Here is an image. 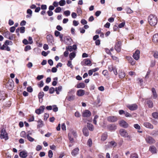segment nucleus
<instances>
[{"label": "nucleus", "mask_w": 158, "mask_h": 158, "mask_svg": "<svg viewBox=\"0 0 158 158\" xmlns=\"http://www.w3.org/2000/svg\"><path fill=\"white\" fill-rule=\"evenodd\" d=\"M61 10V8L60 7H57L55 10V11L56 13L60 12Z\"/></svg>", "instance_id": "nucleus-48"}, {"label": "nucleus", "mask_w": 158, "mask_h": 158, "mask_svg": "<svg viewBox=\"0 0 158 158\" xmlns=\"http://www.w3.org/2000/svg\"><path fill=\"white\" fill-rule=\"evenodd\" d=\"M146 104L148 105V107L149 108H152L153 106V102L152 101L149 99H147L146 101Z\"/></svg>", "instance_id": "nucleus-15"}, {"label": "nucleus", "mask_w": 158, "mask_h": 158, "mask_svg": "<svg viewBox=\"0 0 158 158\" xmlns=\"http://www.w3.org/2000/svg\"><path fill=\"white\" fill-rule=\"evenodd\" d=\"M85 84L83 83H80L77 85V88H83L85 87Z\"/></svg>", "instance_id": "nucleus-31"}, {"label": "nucleus", "mask_w": 158, "mask_h": 158, "mask_svg": "<svg viewBox=\"0 0 158 158\" xmlns=\"http://www.w3.org/2000/svg\"><path fill=\"white\" fill-rule=\"evenodd\" d=\"M127 107L131 110H134L138 108V106L136 104H128L127 105Z\"/></svg>", "instance_id": "nucleus-7"}, {"label": "nucleus", "mask_w": 158, "mask_h": 158, "mask_svg": "<svg viewBox=\"0 0 158 158\" xmlns=\"http://www.w3.org/2000/svg\"><path fill=\"white\" fill-rule=\"evenodd\" d=\"M152 40L154 42H158V34H155L153 35Z\"/></svg>", "instance_id": "nucleus-28"}, {"label": "nucleus", "mask_w": 158, "mask_h": 158, "mask_svg": "<svg viewBox=\"0 0 158 158\" xmlns=\"http://www.w3.org/2000/svg\"><path fill=\"white\" fill-rule=\"evenodd\" d=\"M148 21L152 26H155L157 23V18L156 16L153 14H151L148 17Z\"/></svg>", "instance_id": "nucleus-1"}, {"label": "nucleus", "mask_w": 158, "mask_h": 158, "mask_svg": "<svg viewBox=\"0 0 158 158\" xmlns=\"http://www.w3.org/2000/svg\"><path fill=\"white\" fill-rule=\"evenodd\" d=\"M55 90L54 88L51 87L49 89V93L50 94H52L54 92Z\"/></svg>", "instance_id": "nucleus-50"}, {"label": "nucleus", "mask_w": 158, "mask_h": 158, "mask_svg": "<svg viewBox=\"0 0 158 158\" xmlns=\"http://www.w3.org/2000/svg\"><path fill=\"white\" fill-rule=\"evenodd\" d=\"M54 81L52 82V85L54 86H56L57 83V81L58 78L57 77H55L53 78Z\"/></svg>", "instance_id": "nucleus-36"}, {"label": "nucleus", "mask_w": 158, "mask_h": 158, "mask_svg": "<svg viewBox=\"0 0 158 158\" xmlns=\"http://www.w3.org/2000/svg\"><path fill=\"white\" fill-rule=\"evenodd\" d=\"M126 58L127 60L132 65H134L135 64V61L133 59V58L128 56H126Z\"/></svg>", "instance_id": "nucleus-13"}, {"label": "nucleus", "mask_w": 158, "mask_h": 158, "mask_svg": "<svg viewBox=\"0 0 158 158\" xmlns=\"http://www.w3.org/2000/svg\"><path fill=\"white\" fill-rule=\"evenodd\" d=\"M27 137L28 140L30 142H32L35 140V139L34 138L28 135Z\"/></svg>", "instance_id": "nucleus-49"}, {"label": "nucleus", "mask_w": 158, "mask_h": 158, "mask_svg": "<svg viewBox=\"0 0 158 158\" xmlns=\"http://www.w3.org/2000/svg\"><path fill=\"white\" fill-rule=\"evenodd\" d=\"M27 12L29 15H26V18H30L32 16V11L30 9H28L27 10Z\"/></svg>", "instance_id": "nucleus-26"}, {"label": "nucleus", "mask_w": 158, "mask_h": 158, "mask_svg": "<svg viewBox=\"0 0 158 158\" xmlns=\"http://www.w3.org/2000/svg\"><path fill=\"white\" fill-rule=\"evenodd\" d=\"M53 155L52 152V150H50L48 152V156L50 158H51L52 157Z\"/></svg>", "instance_id": "nucleus-45"}, {"label": "nucleus", "mask_w": 158, "mask_h": 158, "mask_svg": "<svg viewBox=\"0 0 158 158\" xmlns=\"http://www.w3.org/2000/svg\"><path fill=\"white\" fill-rule=\"evenodd\" d=\"M105 51L106 52L107 54L110 55L112 57H113V56H112V54L111 53V52H110V50L109 49H108L107 48H106L105 49Z\"/></svg>", "instance_id": "nucleus-44"}, {"label": "nucleus", "mask_w": 158, "mask_h": 158, "mask_svg": "<svg viewBox=\"0 0 158 158\" xmlns=\"http://www.w3.org/2000/svg\"><path fill=\"white\" fill-rule=\"evenodd\" d=\"M49 116V114L48 113H45L44 115V119L45 121H46Z\"/></svg>", "instance_id": "nucleus-56"}, {"label": "nucleus", "mask_w": 158, "mask_h": 158, "mask_svg": "<svg viewBox=\"0 0 158 158\" xmlns=\"http://www.w3.org/2000/svg\"><path fill=\"white\" fill-rule=\"evenodd\" d=\"M75 92V90L74 89H70L67 95H71L74 94Z\"/></svg>", "instance_id": "nucleus-32"}, {"label": "nucleus", "mask_w": 158, "mask_h": 158, "mask_svg": "<svg viewBox=\"0 0 158 158\" xmlns=\"http://www.w3.org/2000/svg\"><path fill=\"white\" fill-rule=\"evenodd\" d=\"M108 69L111 72L113 71L114 69V68L113 67L112 65H110L108 66Z\"/></svg>", "instance_id": "nucleus-59"}, {"label": "nucleus", "mask_w": 158, "mask_h": 158, "mask_svg": "<svg viewBox=\"0 0 158 158\" xmlns=\"http://www.w3.org/2000/svg\"><path fill=\"white\" fill-rule=\"evenodd\" d=\"M2 35L5 38L7 39L9 35H11V33L9 31H6L4 32Z\"/></svg>", "instance_id": "nucleus-30"}, {"label": "nucleus", "mask_w": 158, "mask_h": 158, "mask_svg": "<svg viewBox=\"0 0 158 158\" xmlns=\"http://www.w3.org/2000/svg\"><path fill=\"white\" fill-rule=\"evenodd\" d=\"M71 41V39L69 37H66L64 38V42L66 44H69L70 43Z\"/></svg>", "instance_id": "nucleus-21"}, {"label": "nucleus", "mask_w": 158, "mask_h": 158, "mask_svg": "<svg viewBox=\"0 0 158 158\" xmlns=\"http://www.w3.org/2000/svg\"><path fill=\"white\" fill-rule=\"evenodd\" d=\"M27 152L25 151H22L20 152L19 156L20 157L25 158L27 156Z\"/></svg>", "instance_id": "nucleus-16"}, {"label": "nucleus", "mask_w": 158, "mask_h": 158, "mask_svg": "<svg viewBox=\"0 0 158 158\" xmlns=\"http://www.w3.org/2000/svg\"><path fill=\"white\" fill-rule=\"evenodd\" d=\"M7 84H9L11 88L13 87L14 86V83L12 80L9 81Z\"/></svg>", "instance_id": "nucleus-38"}, {"label": "nucleus", "mask_w": 158, "mask_h": 158, "mask_svg": "<svg viewBox=\"0 0 158 158\" xmlns=\"http://www.w3.org/2000/svg\"><path fill=\"white\" fill-rule=\"evenodd\" d=\"M91 115V113L89 110H86L83 111L82 116L84 117H89Z\"/></svg>", "instance_id": "nucleus-9"}, {"label": "nucleus", "mask_w": 158, "mask_h": 158, "mask_svg": "<svg viewBox=\"0 0 158 158\" xmlns=\"http://www.w3.org/2000/svg\"><path fill=\"white\" fill-rule=\"evenodd\" d=\"M5 44L7 45H12V42L11 41H9L8 40H6L5 42Z\"/></svg>", "instance_id": "nucleus-52"}, {"label": "nucleus", "mask_w": 158, "mask_h": 158, "mask_svg": "<svg viewBox=\"0 0 158 158\" xmlns=\"http://www.w3.org/2000/svg\"><path fill=\"white\" fill-rule=\"evenodd\" d=\"M87 127L89 130L90 131H93L94 130V126L92 124L89 123H87Z\"/></svg>", "instance_id": "nucleus-27"}, {"label": "nucleus", "mask_w": 158, "mask_h": 158, "mask_svg": "<svg viewBox=\"0 0 158 158\" xmlns=\"http://www.w3.org/2000/svg\"><path fill=\"white\" fill-rule=\"evenodd\" d=\"M126 12L127 13L129 14H131L133 13V11L129 8H127Z\"/></svg>", "instance_id": "nucleus-61"}, {"label": "nucleus", "mask_w": 158, "mask_h": 158, "mask_svg": "<svg viewBox=\"0 0 158 158\" xmlns=\"http://www.w3.org/2000/svg\"><path fill=\"white\" fill-rule=\"evenodd\" d=\"M20 136L21 137L23 138H26V133L25 131H22L20 133Z\"/></svg>", "instance_id": "nucleus-51"}, {"label": "nucleus", "mask_w": 158, "mask_h": 158, "mask_svg": "<svg viewBox=\"0 0 158 158\" xmlns=\"http://www.w3.org/2000/svg\"><path fill=\"white\" fill-rule=\"evenodd\" d=\"M130 158H138V156L136 154H132L131 155Z\"/></svg>", "instance_id": "nucleus-47"}, {"label": "nucleus", "mask_w": 158, "mask_h": 158, "mask_svg": "<svg viewBox=\"0 0 158 158\" xmlns=\"http://www.w3.org/2000/svg\"><path fill=\"white\" fill-rule=\"evenodd\" d=\"M119 124L120 126L127 128L128 127V124L124 120H122L119 122Z\"/></svg>", "instance_id": "nucleus-11"}, {"label": "nucleus", "mask_w": 158, "mask_h": 158, "mask_svg": "<svg viewBox=\"0 0 158 158\" xmlns=\"http://www.w3.org/2000/svg\"><path fill=\"white\" fill-rule=\"evenodd\" d=\"M139 51L138 50H136L133 55L134 58L136 60H138L139 58Z\"/></svg>", "instance_id": "nucleus-12"}, {"label": "nucleus", "mask_w": 158, "mask_h": 158, "mask_svg": "<svg viewBox=\"0 0 158 158\" xmlns=\"http://www.w3.org/2000/svg\"><path fill=\"white\" fill-rule=\"evenodd\" d=\"M61 129L64 131L66 130V127L64 123H63L61 124Z\"/></svg>", "instance_id": "nucleus-64"}, {"label": "nucleus", "mask_w": 158, "mask_h": 158, "mask_svg": "<svg viewBox=\"0 0 158 158\" xmlns=\"http://www.w3.org/2000/svg\"><path fill=\"white\" fill-rule=\"evenodd\" d=\"M44 96V93L43 92H40L39 93L38 95V97L39 99L40 100L41 99H42L43 97Z\"/></svg>", "instance_id": "nucleus-37"}, {"label": "nucleus", "mask_w": 158, "mask_h": 158, "mask_svg": "<svg viewBox=\"0 0 158 158\" xmlns=\"http://www.w3.org/2000/svg\"><path fill=\"white\" fill-rule=\"evenodd\" d=\"M73 48L72 46H69L66 47V50L69 51L70 52H72L73 51Z\"/></svg>", "instance_id": "nucleus-43"}, {"label": "nucleus", "mask_w": 158, "mask_h": 158, "mask_svg": "<svg viewBox=\"0 0 158 158\" xmlns=\"http://www.w3.org/2000/svg\"><path fill=\"white\" fill-rule=\"evenodd\" d=\"M79 152V149L78 148H74L71 154L73 156H76L78 153Z\"/></svg>", "instance_id": "nucleus-19"}, {"label": "nucleus", "mask_w": 158, "mask_h": 158, "mask_svg": "<svg viewBox=\"0 0 158 158\" xmlns=\"http://www.w3.org/2000/svg\"><path fill=\"white\" fill-rule=\"evenodd\" d=\"M107 132H105L102 134L101 137V140L102 141H105L107 138Z\"/></svg>", "instance_id": "nucleus-25"}, {"label": "nucleus", "mask_w": 158, "mask_h": 158, "mask_svg": "<svg viewBox=\"0 0 158 158\" xmlns=\"http://www.w3.org/2000/svg\"><path fill=\"white\" fill-rule=\"evenodd\" d=\"M52 107H53L52 110L54 112H56L58 111V108L56 105H52Z\"/></svg>", "instance_id": "nucleus-46"}, {"label": "nucleus", "mask_w": 158, "mask_h": 158, "mask_svg": "<svg viewBox=\"0 0 158 158\" xmlns=\"http://www.w3.org/2000/svg\"><path fill=\"white\" fill-rule=\"evenodd\" d=\"M55 35L56 37L59 36L60 34V32L58 31H55L54 32Z\"/></svg>", "instance_id": "nucleus-62"}, {"label": "nucleus", "mask_w": 158, "mask_h": 158, "mask_svg": "<svg viewBox=\"0 0 158 158\" xmlns=\"http://www.w3.org/2000/svg\"><path fill=\"white\" fill-rule=\"evenodd\" d=\"M45 108L44 106H41L39 109H37L35 110V112L37 114H40L44 112Z\"/></svg>", "instance_id": "nucleus-8"}, {"label": "nucleus", "mask_w": 158, "mask_h": 158, "mask_svg": "<svg viewBox=\"0 0 158 158\" xmlns=\"http://www.w3.org/2000/svg\"><path fill=\"white\" fill-rule=\"evenodd\" d=\"M59 3L60 6H63L66 4V2L64 0H61Z\"/></svg>", "instance_id": "nucleus-35"}, {"label": "nucleus", "mask_w": 158, "mask_h": 158, "mask_svg": "<svg viewBox=\"0 0 158 158\" xmlns=\"http://www.w3.org/2000/svg\"><path fill=\"white\" fill-rule=\"evenodd\" d=\"M143 125L146 127L151 129L153 128V126L152 125L148 122H145L143 124Z\"/></svg>", "instance_id": "nucleus-18"}, {"label": "nucleus", "mask_w": 158, "mask_h": 158, "mask_svg": "<svg viewBox=\"0 0 158 158\" xmlns=\"http://www.w3.org/2000/svg\"><path fill=\"white\" fill-rule=\"evenodd\" d=\"M149 151L152 153H156L157 152V150L156 148L153 145L150 147Z\"/></svg>", "instance_id": "nucleus-17"}, {"label": "nucleus", "mask_w": 158, "mask_h": 158, "mask_svg": "<svg viewBox=\"0 0 158 158\" xmlns=\"http://www.w3.org/2000/svg\"><path fill=\"white\" fill-rule=\"evenodd\" d=\"M121 43L120 41H118L116 43L114 46V49L118 52H120L121 48Z\"/></svg>", "instance_id": "nucleus-5"}, {"label": "nucleus", "mask_w": 158, "mask_h": 158, "mask_svg": "<svg viewBox=\"0 0 158 158\" xmlns=\"http://www.w3.org/2000/svg\"><path fill=\"white\" fill-rule=\"evenodd\" d=\"M85 94V92L84 90L80 89L77 91L76 94L79 97H81L84 95Z\"/></svg>", "instance_id": "nucleus-14"}, {"label": "nucleus", "mask_w": 158, "mask_h": 158, "mask_svg": "<svg viewBox=\"0 0 158 158\" xmlns=\"http://www.w3.org/2000/svg\"><path fill=\"white\" fill-rule=\"evenodd\" d=\"M82 132L83 135L85 136H88L89 135V132L88 130L86 127L83 128Z\"/></svg>", "instance_id": "nucleus-22"}, {"label": "nucleus", "mask_w": 158, "mask_h": 158, "mask_svg": "<svg viewBox=\"0 0 158 158\" xmlns=\"http://www.w3.org/2000/svg\"><path fill=\"white\" fill-rule=\"evenodd\" d=\"M92 144V140L91 139H89L87 141V144L89 147H90Z\"/></svg>", "instance_id": "nucleus-42"}, {"label": "nucleus", "mask_w": 158, "mask_h": 158, "mask_svg": "<svg viewBox=\"0 0 158 158\" xmlns=\"http://www.w3.org/2000/svg\"><path fill=\"white\" fill-rule=\"evenodd\" d=\"M31 49V47L30 45H27L25 46L24 48V51H27L28 50H30Z\"/></svg>", "instance_id": "nucleus-54"}, {"label": "nucleus", "mask_w": 158, "mask_h": 158, "mask_svg": "<svg viewBox=\"0 0 158 158\" xmlns=\"http://www.w3.org/2000/svg\"><path fill=\"white\" fill-rule=\"evenodd\" d=\"M62 89V86H59L58 87H56L55 88V90L56 92V93L57 94H60L59 91H61Z\"/></svg>", "instance_id": "nucleus-29"}, {"label": "nucleus", "mask_w": 158, "mask_h": 158, "mask_svg": "<svg viewBox=\"0 0 158 158\" xmlns=\"http://www.w3.org/2000/svg\"><path fill=\"white\" fill-rule=\"evenodd\" d=\"M109 143L111 146H113L114 147L116 146L117 145V143L114 141H111L109 142Z\"/></svg>", "instance_id": "nucleus-60"}, {"label": "nucleus", "mask_w": 158, "mask_h": 158, "mask_svg": "<svg viewBox=\"0 0 158 158\" xmlns=\"http://www.w3.org/2000/svg\"><path fill=\"white\" fill-rule=\"evenodd\" d=\"M47 40L49 45H53L54 39L53 36L52 35H48L47 36Z\"/></svg>", "instance_id": "nucleus-3"}, {"label": "nucleus", "mask_w": 158, "mask_h": 158, "mask_svg": "<svg viewBox=\"0 0 158 158\" xmlns=\"http://www.w3.org/2000/svg\"><path fill=\"white\" fill-rule=\"evenodd\" d=\"M20 28V32L21 33H24L25 31V27H22Z\"/></svg>", "instance_id": "nucleus-57"}, {"label": "nucleus", "mask_w": 158, "mask_h": 158, "mask_svg": "<svg viewBox=\"0 0 158 158\" xmlns=\"http://www.w3.org/2000/svg\"><path fill=\"white\" fill-rule=\"evenodd\" d=\"M108 129L110 130H115L117 128V126L114 124H111L107 126Z\"/></svg>", "instance_id": "nucleus-20"}, {"label": "nucleus", "mask_w": 158, "mask_h": 158, "mask_svg": "<svg viewBox=\"0 0 158 158\" xmlns=\"http://www.w3.org/2000/svg\"><path fill=\"white\" fill-rule=\"evenodd\" d=\"M38 125L37 127L38 128H40L44 126V124L43 121L41 119H39L38 121Z\"/></svg>", "instance_id": "nucleus-23"}, {"label": "nucleus", "mask_w": 158, "mask_h": 158, "mask_svg": "<svg viewBox=\"0 0 158 158\" xmlns=\"http://www.w3.org/2000/svg\"><path fill=\"white\" fill-rule=\"evenodd\" d=\"M76 56L75 53L73 52L70 53L69 55V57L71 60H72Z\"/></svg>", "instance_id": "nucleus-34"}, {"label": "nucleus", "mask_w": 158, "mask_h": 158, "mask_svg": "<svg viewBox=\"0 0 158 158\" xmlns=\"http://www.w3.org/2000/svg\"><path fill=\"white\" fill-rule=\"evenodd\" d=\"M153 117L155 119H158V113L157 112H153L152 113Z\"/></svg>", "instance_id": "nucleus-40"}, {"label": "nucleus", "mask_w": 158, "mask_h": 158, "mask_svg": "<svg viewBox=\"0 0 158 158\" xmlns=\"http://www.w3.org/2000/svg\"><path fill=\"white\" fill-rule=\"evenodd\" d=\"M120 135L123 137L130 138V136L128 135L127 132L124 129H121L119 131Z\"/></svg>", "instance_id": "nucleus-6"}, {"label": "nucleus", "mask_w": 158, "mask_h": 158, "mask_svg": "<svg viewBox=\"0 0 158 158\" xmlns=\"http://www.w3.org/2000/svg\"><path fill=\"white\" fill-rule=\"evenodd\" d=\"M119 76L120 78H123L125 76V74L123 72L121 71L120 73Z\"/></svg>", "instance_id": "nucleus-41"}, {"label": "nucleus", "mask_w": 158, "mask_h": 158, "mask_svg": "<svg viewBox=\"0 0 158 158\" xmlns=\"http://www.w3.org/2000/svg\"><path fill=\"white\" fill-rule=\"evenodd\" d=\"M67 65L69 67H70L71 69H73V68L71 61L70 60L68 61Z\"/></svg>", "instance_id": "nucleus-58"}, {"label": "nucleus", "mask_w": 158, "mask_h": 158, "mask_svg": "<svg viewBox=\"0 0 158 158\" xmlns=\"http://www.w3.org/2000/svg\"><path fill=\"white\" fill-rule=\"evenodd\" d=\"M75 98V96L73 95H67L66 99L69 101L73 100Z\"/></svg>", "instance_id": "nucleus-24"}, {"label": "nucleus", "mask_w": 158, "mask_h": 158, "mask_svg": "<svg viewBox=\"0 0 158 158\" xmlns=\"http://www.w3.org/2000/svg\"><path fill=\"white\" fill-rule=\"evenodd\" d=\"M27 91L30 93H31L33 91V89L31 86H29L27 88Z\"/></svg>", "instance_id": "nucleus-63"}, {"label": "nucleus", "mask_w": 158, "mask_h": 158, "mask_svg": "<svg viewBox=\"0 0 158 158\" xmlns=\"http://www.w3.org/2000/svg\"><path fill=\"white\" fill-rule=\"evenodd\" d=\"M70 14V11L69 10H67L64 12V15L66 16H68Z\"/></svg>", "instance_id": "nucleus-39"}, {"label": "nucleus", "mask_w": 158, "mask_h": 158, "mask_svg": "<svg viewBox=\"0 0 158 158\" xmlns=\"http://www.w3.org/2000/svg\"><path fill=\"white\" fill-rule=\"evenodd\" d=\"M118 118L117 117L115 116H110L107 117V120L108 121L114 123L117 120Z\"/></svg>", "instance_id": "nucleus-10"}, {"label": "nucleus", "mask_w": 158, "mask_h": 158, "mask_svg": "<svg viewBox=\"0 0 158 158\" xmlns=\"http://www.w3.org/2000/svg\"><path fill=\"white\" fill-rule=\"evenodd\" d=\"M134 127L137 130H139L140 129V126L138 124H135Z\"/></svg>", "instance_id": "nucleus-55"}, {"label": "nucleus", "mask_w": 158, "mask_h": 158, "mask_svg": "<svg viewBox=\"0 0 158 158\" xmlns=\"http://www.w3.org/2000/svg\"><path fill=\"white\" fill-rule=\"evenodd\" d=\"M85 63L87 65L90 66L91 65V61L88 59H85Z\"/></svg>", "instance_id": "nucleus-33"}, {"label": "nucleus", "mask_w": 158, "mask_h": 158, "mask_svg": "<svg viewBox=\"0 0 158 158\" xmlns=\"http://www.w3.org/2000/svg\"><path fill=\"white\" fill-rule=\"evenodd\" d=\"M0 138L2 139H5V140L8 139L7 134L6 133V130L4 129H2L1 131Z\"/></svg>", "instance_id": "nucleus-2"}, {"label": "nucleus", "mask_w": 158, "mask_h": 158, "mask_svg": "<svg viewBox=\"0 0 158 158\" xmlns=\"http://www.w3.org/2000/svg\"><path fill=\"white\" fill-rule=\"evenodd\" d=\"M125 24V22H123L121 23H120L118 26V27L119 28H121L123 27H124Z\"/></svg>", "instance_id": "nucleus-53"}, {"label": "nucleus", "mask_w": 158, "mask_h": 158, "mask_svg": "<svg viewBox=\"0 0 158 158\" xmlns=\"http://www.w3.org/2000/svg\"><path fill=\"white\" fill-rule=\"evenodd\" d=\"M145 140L147 143L150 144H152L155 142L154 139L152 137L149 135L146 136L145 138Z\"/></svg>", "instance_id": "nucleus-4"}]
</instances>
